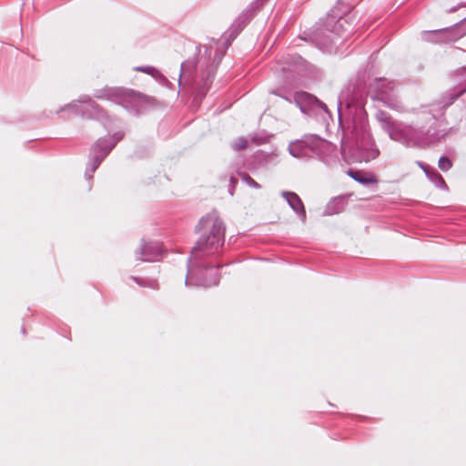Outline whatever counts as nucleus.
Here are the masks:
<instances>
[{
  "label": "nucleus",
  "instance_id": "4be33fe9",
  "mask_svg": "<svg viewBox=\"0 0 466 466\" xmlns=\"http://www.w3.org/2000/svg\"><path fill=\"white\" fill-rule=\"evenodd\" d=\"M346 23L345 20L343 19H339L338 21H336L334 26L331 28V31L336 33V34H340L341 30L343 29V24Z\"/></svg>",
  "mask_w": 466,
  "mask_h": 466
},
{
  "label": "nucleus",
  "instance_id": "7ed1b4c3",
  "mask_svg": "<svg viewBox=\"0 0 466 466\" xmlns=\"http://www.w3.org/2000/svg\"><path fill=\"white\" fill-rule=\"evenodd\" d=\"M353 138L355 139V147L350 146L349 138L345 137L342 141L341 153L346 162L350 164L369 162L379 157L380 150L376 147L368 131L361 130L360 136L356 130Z\"/></svg>",
  "mask_w": 466,
  "mask_h": 466
},
{
  "label": "nucleus",
  "instance_id": "b1692460",
  "mask_svg": "<svg viewBox=\"0 0 466 466\" xmlns=\"http://www.w3.org/2000/svg\"><path fill=\"white\" fill-rule=\"evenodd\" d=\"M435 33H436L438 35H440V36L443 37V36H444V35H446L449 32H448V30H438V31H435Z\"/></svg>",
  "mask_w": 466,
  "mask_h": 466
},
{
  "label": "nucleus",
  "instance_id": "39448f33",
  "mask_svg": "<svg viewBox=\"0 0 466 466\" xmlns=\"http://www.w3.org/2000/svg\"><path fill=\"white\" fill-rule=\"evenodd\" d=\"M95 96L97 98H105L123 106L127 109L139 111L144 97L131 90H122L116 88H106L105 90L96 91Z\"/></svg>",
  "mask_w": 466,
  "mask_h": 466
},
{
  "label": "nucleus",
  "instance_id": "2eb2a0df",
  "mask_svg": "<svg viewBox=\"0 0 466 466\" xmlns=\"http://www.w3.org/2000/svg\"><path fill=\"white\" fill-rule=\"evenodd\" d=\"M80 103L85 105V109L91 108L96 111L94 116H98V107L96 104L87 96H84L80 99Z\"/></svg>",
  "mask_w": 466,
  "mask_h": 466
},
{
  "label": "nucleus",
  "instance_id": "f8f14e48",
  "mask_svg": "<svg viewBox=\"0 0 466 466\" xmlns=\"http://www.w3.org/2000/svg\"><path fill=\"white\" fill-rule=\"evenodd\" d=\"M345 203L344 199L340 198H337L332 199L326 207L325 214L326 215H334L339 214L344 210Z\"/></svg>",
  "mask_w": 466,
  "mask_h": 466
},
{
  "label": "nucleus",
  "instance_id": "f3484780",
  "mask_svg": "<svg viewBox=\"0 0 466 466\" xmlns=\"http://www.w3.org/2000/svg\"><path fill=\"white\" fill-rule=\"evenodd\" d=\"M438 166L441 170L446 172L451 169L452 164L451 161L447 157H441L439 159Z\"/></svg>",
  "mask_w": 466,
  "mask_h": 466
},
{
  "label": "nucleus",
  "instance_id": "4468645a",
  "mask_svg": "<svg viewBox=\"0 0 466 466\" xmlns=\"http://www.w3.org/2000/svg\"><path fill=\"white\" fill-rule=\"evenodd\" d=\"M296 101L299 104L301 101L307 102L309 105H312L314 103H319L314 96H310L308 93L301 92L296 94Z\"/></svg>",
  "mask_w": 466,
  "mask_h": 466
},
{
  "label": "nucleus",
  "instance_id": "ddd939ff",
  "mask_svg": "<svg viewBox=\"0 0 466 466\" xmlns=\"http://www.w3.org/2000/svg\"><path fill=\"white\" fill-rule=\"evenodd\" d=\"M348 175L353 178L355 181L360 183V184H363V185H369V184H372V183H376V178L374 177L373 175H364L363 173L360 172V171H355V170H352V169H350L348 171Z\"/></svg>",
  "mask_w": 466,
  "mask_h": 466
},
{
  "label": "nucleus",
  "instance_id": "0eeeda50",
  "mask_svg": "<svg viewBox=\"0 0 466 466\" xmlns=\"http://www.w3.org/2000/svg\"><path fill=\"white\" fill-rule=\"evenodd\" d=\"M122 137L123 134L116 133L112 137L101 138L96 141L91 151V174L88 175L89 178L92 177V174Z\"/></svg>",
  "mask_w": 466,
  "mask_h": 466
},
{
  "label": "nucleus",
  "instance_id": "6e6552de",
  "mask_svg": "<svg viewBox=\"0 0 466 466\" xmlns=\"http://www.w3.org/2000/svg\"><path fill=\"white\" fill-rule=\"evenodd\" d=\"M218 268V266L216 268L199 269L201 277H198L195 268L193 267H189L186 278V285L203 287H211L217 285L219 281Z\"/></svg>",
  "mask_w": 466,
  "mask_h": 466
},
{
  "label": "nucleus",
  "instance_id": "f03ea898",
  "mask_svg": "<svg viewBox=\"0 0 466 466\" xmlns=\"http://www.w3.org/2000/svg\"><path fill=\"white\" fill-rule=\"evenodd\" d=\"M198 226L201 235L191 252L190 263L202 256L217 253L225 241V226L217 214L211 213L202 218Z\"/></svg>",
  "mask_w": 466,
  "mask_h": 466
},
{
  "label": "nucleus",
  "instance_id": "a211bd4d",
  "mask_svg": "<svg viewBox=\"0 0 466 466\" xmlns=\"http://www.w3.org/2000/svg\"><path fill=\"white\" fill-rule=\"evenodd\" d=\"M241 179L246 182L249 187L254 188H260V186L258 183H257L247 173H241L239 174Z\"/></svg>",
  "mask_w": 466,
  "mask_h": 466
},
{
  "label": "nucleus",
  "instance_id": "6ab92c4d",
  "mask_svg": "<svg viewBox=\"0 0 466 466\" xmlns=\"http://www.w3.org/2000/svg\"><path fill=\"white\" fill-rule=\"evenodd\" d=\"M464 92H466V86L462 89H461L456 94H453L450 96V98L447 101H443V107H447L450 105H451L456 98H458L461 95H462Z\"/></svg>",
  "mask_w": 466,
  "mask_h": 466
},
{
  "label": "nucleus",
  "instance_id": "9b49d317",
  "mask_svg": "<svg viewBox=\"0 0 466 466\" xmlns=\"http://www.w3.org/2000/svg\"><path fill=\"white\" fill-rule=\"evenodd\" d=\"M417 164L423 169L428 178L437 187H442L446 186L443 177L434 168H431L420 161H417Z\"/></svg>",
  "mask_w": 466,
  "mask_h": 466
},
{
  "label": "nucleus",
  "instance_id": "f257e3e1",
  "mask_svg": "<svg viewBox=\"0 0 466 466\" xmlns=\"http://www.w3.org/2000/svg\"><path fill=\"white\" fill-rule=\"evenodd\" d=\"M376 119L390 139L400 142L408 147H428L440 141L444 136L440 134L436 127H430L425 130L423 127L415 128L411 126L394 121L384 111H378L376 113Z\"/></svg>",
  "mask_w": 466,
  "mask_h": 466
},
{
  "label": "nucleus",
  "instance_id": "20e7f679",
  "mask_svg": "<svg viewBox=\"0 0 466 466\" xmlns=\"http://www.w3.org/2000/svg\"><path fill=\"white\" fill-rule=\"evenodd\" d=\"M368 92L373 100L380 101L391 109L401 110L402 106L397 98L394 82L388 81L386 78H376L370 84Z\"/></svg>",
  "mask_w": 466,
  "mask_h": 466
},
{
  "label": "nucleus",
  "instance_id": "aec40b11",
  "mask_svg": "<svg viewBox=\"0 0 466 466\" xmlns=\"http://www.w3.org/2000/svg\"><path fill=\"white\" fill-rule=\"evenodd\" d=\"M133 279L140 286H148L152 289L157 288V282L154 279L147 280V281L139 279L138 278H133Z\"/></svg>",
  "mask_w": 466,
  "mask_h": 466
},
{
  "label": "nucleus",
  "instance_id": "423d86ee",
  "mask_svg": "<svg viewBox=\"0 0 466 466\" xmlns=\"http://www.w3.org/2000/svg\"><path fill=\"white\" fill-rule=\"evenodd\" d=\"M325 144L326 141L319 137L309 135L302 139L291 142L289 146V151L294 157L308 158L319 155L320 148Z\"/></svg>",
  "mask_w": 466,
  "mask_h": 466
},
{
  "label": "nucleus",
  "instance_id": "a878e982",
  "mask_svg": "<svg viewBox=\"0 0 466 466\" xmlns=\"http://www.w3.org/2000/svg\"><path fill=\"white\" fill-rule=\"evenodd\" d=\"M252 16H253V15H252V14H251V15H248V19H250Z\"/></svg>",
  "mask_w": 466,
  "mask_h": 466
},
{
  "label": "nucleus",
  "instance_id": "393cba45",
  "mask_svg": "<svg viewBox=\"0 0 466 466\" xmlns=\"http://www.w3.org/2000/svg\"><path fill=\"white\" fill-rule=\"evenodd\" d=\"M186 69V63H183L181 65V70L184 71Z\"/></svg>",
  "mask_w": 466,
  "mask_h": 466
},
{
  "label": "nucleus",
  "instance_id": "412c9836",
  "mask_svg": "<svg viewBox=\"0 0 466 466\" xmlns=\"http://www.w3.org/2000/svg\"><path fill=\"white\" fill-rule=\"evenodd\" d=\"M136 70L150 74L154 76L158 74L160 75V73L156 68H154L152 66H147V67L139 66V67H137Z\"/></svg>",
  "mask_w": 466,
  "mask_h": 466
},
{
  "label": "nucleus",
  "instance_id": "5701e85b",
  "mask_svg": "<svg viewBox=\"0 0 466 466\" xmlns=\"http://www.w3.org/2000/svg\"><path fill=\"white\" fill-rule=\"evenodd\" d=\"M230 183L232 184V188H230L229 193H230V195H233V190H234V187H235V185L237 183V179L234 178V177H231L230 178Z\"/></svg>",
  "mask_w": 466,
  "mask_h": 466
},
{
  "label": "nucleus",
  "instance_id": "1a4fd4ad",
  "mask_svg": "<svg viewBox=\"0 0 466 466\" xmlns=\"http://www.w3.org/2000/svg\"><path fill=\"white\" fill-rule=\"evenodd\" d=\"M137 254L142 261H157L161 258L162 245L157 241L145 243Z\"/></svg>",
  "mask_w": 466,
  "mask_h": 466
},
{
  "label": "nucleus",
  "instance_id": "dca6fc26",
  "mask_svg": "<svg viewBox=\"0 0 466 466\" xmlns=\"http://www.w3.org/2000/svg\"><path fill=\"white\" fill-rule=\"evenodd\" d=\"M248 147V139L240 137L234 140L232 143V147L235 150H242L245 149Z\"/></svg>",
  "mask_w": 466,
  "mask_h": 466
},
{
  "label": "nucleus",
  "instance_id": "9d476101",
  "mask_svg": "<svg viewBox=\"0 0 466 466\" xmlns=\"http://www.w3.org/2000/svg\"><path fill=\"white\" fill-rule=\"evenodd\" d=\"M281 196L286 199L289 206L300 218V219L305 222L306 209L300 198L296 193L290 191H282Z\"/></svg>",
  "mask_w": 466,
  "mask_h": 466
}]
</instances>
